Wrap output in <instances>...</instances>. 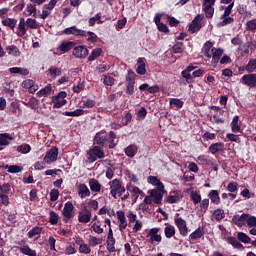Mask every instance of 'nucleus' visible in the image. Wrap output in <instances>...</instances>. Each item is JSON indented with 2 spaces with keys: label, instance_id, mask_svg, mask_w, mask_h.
<instances>
[{
  "label": "nucleus",
  "instance_id": "40",
  "mask_svg": "<svg viewBox=\"0 0 256 256\" xmlns=\"http://www.w3.org/2000/svg\"><path fill=\"white\" fill-rule=\"evenodd\" d=\"M20 253L22 255H27V256H37V252L29 247V245H25L23 247H20L19 249Z\"/></svg>",
  "mask_w": 256,
  "mask_h": 256
},
{
  "label": "nucleus",
  "instance_id": "30",
  "mask_svg": "<svg viewBox=\"0 0 256 256\" xmlns=\"http://www.w3.org/2000/svg\"><path fill=\"white\" fill-rule=\"evenodd\" d=\"M140 91H148V93H159L161 89L159 88V85L149 86V84L144 83L139 86Z\"/></svg>",
  "mask_w": 256,
  "mask_h": 256
},
{
  "label": "nucleus",
  "instance_id": "35",
  "mask_svg": "<svg viewBox=\"0 0 256 256\" xmlns=\"http://www.w3.org/2000/svg\"><path fill=\"white\" fill-rule=\"evenodd\" d=\"M136 73L138 75H145V73H147V69L145 68V58H138Z\"/></svg>",
  "mask_w": 256,
  "mask_h": 256
},
{
  "label": "nucleus",
  "instance_id": "63",
  "mask_svg": "<svg viewBox=\"0 0 256 256\" xmlns=\"http://www.w3.org/2000/svg\"><path fill=\"white\" fill-rule=\"evenodd\" d=\"M73 93H81V91H85V82L79 81L77 85H74L72 88Z\"/></svg>",
  "mask_w": 256,
  "mask_h": 256
},
{
  "label": "nucleus",
  "instance_id": "15",
  "mask_svg": "<svg viewBox=\"0 0 256 256\" xmlns=\"http://www.w3.org/2000/svg\"><path fill=\"white\" fill-rule=\"evenodd\" d=\"M225 50L223 48H215L211 49V57H212V65L213 67H217L219 65V61H221V57H223V53Z\"/></svg>",
  "mask_w": 256,
  "mask_h": 256
},
{
  "label": "nucleus",
  "instance_id": "8",
  "mask_svg": "<svg viewBox=\"0 0 256 256\" xmlns=\"http://www.w3.org/2000/svg\"><path fill=\"white\" fill-rule=\"evenodd\" d=\"M57 157H59V148L52 147L46 152V155L43 159L47 165H51V163H55V161H57Z\"/></svg>",
  "mask_w": 256,
  "mask_h": 256
},
{
  "label": "nucleus",
  "instance_id": "13",
  "mask_svg": "<svg viewBox=\"0 0 256 256\" xmlns=\"http://www.w3.org/2000/svg\"><path fill=\"white\" fill-rule=\"evenodd\" d=\"M149 194H150V197H152L153 203H155V205H161L163 201V195L165 194V189L163 190H159L157 188L152 189V190H149Z\"/></svg>",
  "mask_w": 256,
  "mask_h": 256
},
{
  "label": "nucleus",
  "instance_id": "38",
  "mask_svg": "<svg viewBox=\"0 0 256 256\" xmlns=\"http://www.w3.org/2000/svg\"><path fill=\"white\" fill-rule=\"evenodd\" d=\"M97 21L98 25L105 23V21L101 20V13H97L95 16L91 17L88 20L89 27H95V23H97Z\"/></svg>",
  "mask_w": 256,
  "mask_h": 256
},
{
  "label": "nucleus",
  "instance_id": "37",
  "mask_svg": "<svg viewBox=\"0 0 256 256\" xmlns=\"http://www.w3.org/2000/svg\"><path fill=\"white\" fill-rule=\"evenodd\" d=\"M230 125L232 133L241 132V126H239V116H234Z\"/></svg>",
  "mask_w": 256,
  "mask_h": 256
},
{
  "label": "nucleus",
  "instance_id": "20",
  "mask_svg": "<svg viewBox=\"0 0 256 256\" xmlns=\"http://www.w3.org/2000/svg\"><path fill=\"white\" fill-rule=\"evenodd\" d=\"M147 182L150 183V185H154L158 191H163L165 189V185H163V182L159 180L156 176H148Z\"/></svg>",
  "mask_w": 256,
  "mask_h": 256
},
{
  "label": "nucleus",
  "instance_id": "18",
  "mask_svg": "<svg viewBox=\"0 0 256 256\" xmlns=\"http://www.w3.org/2000/svg\"><path fill=\"white\" fill-rule=\"evenodd\" d=\"M117 219L119 221V229L120 231H125L127 229V218L125 217V212L123 210H119L116 212Z\"/></svg>",
  "mask_w": 256,
  "mask_h": 256
},
{
  "label": "nucleus",
  "instance_id": "25",
  "mask_svg": "<svg viewBox=\"0 0 256 256\" xmlns=\"http://www.w3.org/2000/svg\"><path fill=\"white\" fill-rule=\"evenodd\" d=\"M16 35L18 37H25V35H27V23L25 22V18H20Z\"/></svg>",
  "mask_w": 256,
  "mask_h": 256
},
{
  "label": "nucleus",
  "instance_id": "53",
  "mask_svg": "<svg viewBox=\"0 0 256 256\" xmlns=\"http://www.w3.org/2000/svg\"><path fill=\"white\" fill-rule=\"evenodd\" d=\"M115 243H116L115 239H107L106 240V249L109 253H115V251H116Z\"/></svg>",
  "mask_w": 256,
  "mask_h": 256
},
{
  "label": "nucleus",
  "instance_id": "11",
  "mask_svg": "<svg viewBox=\"0 0 256 256\" xmlns=\"http://www.w3.org/2000/svg\"><path fill=\"white\" fill-rule=\"evenodd\" d=\"M75 209V206H73V203L68 201L65 203L62 215L64 217L63 221L67 223L70 219H73V210Z\"/></svg>",
  "mask_w": 256,
  "mask_h": 256
},
{
  "label": "nucleus",
  "instance_id": "49",
  "mask_svg": "<svg viewBox=\"0 0 256 256\" xmlns=\"http://www.w3.org/2000/svg\"><path fill=\"white\" fill-rule=\"evenodd\" d=\"M221 19L223 20L218 24V27H227V25H231V23H235V18L231 16H226Z\"/></svg>",
  "mask_w": 256,
  "mask_h": 256
},
{
  "label": "nucleus",
  "instance_id": "22",
  "mask_svg": "<svg viewBox=\"0 0 256 256\" xmlns=\"http://www.w3.org/2000/svg\"><path fill=\"white\" fill-rule=\"evenodd\" d=\"M203 237H205V227L201 226L189 235V239H191V241H197V239H201Z\"/></svg>",
  "mask_w": 256,
  "mask_h": 256
},
{
  "label": "nucleus",
  "instance_id": "10",
  "mask_svg": "<svg viewBox=\"0 0 256 256\" xmlns=\"http://www.w3.org/2000/svg\"><path fill=\"white\" fill-rule=\"evenodd\" d=\"M9 191H11V185L0 184V199L3 205H9Z\"/></svg>",
  "mask_w": 256,
  "mask_h": 256
},
{
  "label": "nucleus",
  "instance_id": "4",
  "mask_svg": "<svg viewBox=\"0 0 256 256\" xmlns=\"http://www.w3.org/2000/svg\"><path fill=\"white\" fill-rule=\"evenodd\" d=\"M159 231H161V228H151L148 230L146 237L148 239V243H151V245H155V243H161L163 241V237H161V234H159Z\"/></svg>",
  "mask_w": 256,
  "mask_h": 256
},
{
  "label": "nucleus",
  "instance_id": "64",
  "mask_svg": "<svg viewBox=\"0 0 256 256\" xmlns=\"http://www.w3.org/2000/svg\"><path fill=\"white\" fill-rule=\"evenodd\" d=\"M246 223L248 227H256V217L255 216H249L246 219Z\"/></svg>",
  "mask_w": 256,
  "mask_h": 256
},
{
  "label": "nucleus",
  "instance_id": "58",
  "mask_svg": "<svg viewBox=\"0 0 256 256\" xmlns=\"http://www.w3.org/2000/svg\"><path fill=\"white\" fill-rule=\"evenodd\" d=\"M213 215L216 221H221L222 219H225V210L218 208L214 211Z\"/></svg>",
  "mask_w": 256,
  "mask_h": 256
},
{
  "label": "nucleus",
  "instance_id": "45",
  "mask_svg": "<svg viewBox=\"0 0 256 256\" xmlns=\"http://www.w3.org/2000/svg\"><path fill=\"white\" fill-rule=\"evenodd\" d=\"M190 199L194 205H199V203L202 201L201 194L197 191H192L190 193Z\"/></svg>",
  "mask_w": 256,
  "mask_h": 256
},
{
  "label": "nucleus",
  "instance_id": "28",
  "mask_svg": "<svg viewBox=\"0 0 256 256\" xmlns=\"http://www.w3.org/2000/svg\"><path fill=\"white\" fill-rule=\"evenodd\" d=\"M78 195L81 199H85L87 197H91V190L85 184H80L78 186Z\"/></svg>",
  "mask_w": 256,
  "mask_h": 256
},
{
  "label": "nucleus",
  "instance_id": "55",
  "mask_svg": "<svg viewBox=\"0 0 256 256\" xmlns=\"http://www.w3.org/2000/svg\"><path fill=\"white\" fill-rule=\"evenodd\" d=\"M7 52L9 55H13L14 57H19L21 55V51L15 45H10L7 47Z\"/></svg>",
  "mask_w": 256,
  "mask_h": 256
},
{
  "label": "nucleus",
  "instance_id": "26",
  "mask_svg": "<svg viewBox=\"0 0 256 256\" xmlns=\"http://www.w3.org/2000/svg\"><path fill=\"white\" fill-rule=\"evenodd\" d=\"M116 139H117V134L114 131H110L107 135V143H108L109 149H115V147H117V143H119V141L115 142Z\"/></svg>",
  "mask_w": 256,
  "mask_h": 256
},
{
  "label": "nucleus",
  "instance_id": "48",
  "mask_svg": "<svg viewBox=\"0 0 256 256\" xmlns=\"http://www.w3.org/2000/svg\"><path fill=\"white\" fill-rule=\"evenodd\" d=\"M233 7H235V2H232L228 6H222V9H224V13L221 16V19H223V17H229V15L233 13Z\"/></svg>",
  "mask_w": 256,
  "mask_h": 256
},
{
  "label": "nucleus",
  "instance_id": "16",
  "mask_svg": "<svg viewBox=\"0 0 256 256\" xmlns=\"http://www.w3.org/2000/svg\"><path fill=\"white\" fill-rule=\"evenodd\" d=\"M64 35H74V37H87V31L78 29L77 26L65 28Z\"/></svg>",
  "mask_w": 256,
  "mask_h": 256
},
{
  "label": "nucleus",
  "instance_id": "3",
  "mask_svg": "<svg viewBox=\"0 0 256 256\" xmlns=\"http://www.w3.org/2000/svg\"><path fill=\"white\" fill-rule=\"evenodd\" d=\"M137 77V74H135V71L128 70V73L126 75V81L128 84L126 85V93L127 95H133L135 93V78Z\"/></svg>",
  "mask_w": 256,
  "mask_h": 256
},
{
  "label": "nucleus",
  "instance_id": "23",
  "mask_svg": "<svg viewBox=\"0 0 256 256\" xmlns=\"http://www.w3.org/2000/svg\"><path fill=\"white\" fill-rule=\"evenodd\" d=\"M248 214L243 213L242 215H234L232 217V222L234 225H237V227H243L245 225V222H247Z\"/></svg>",
  "mask_w": 256,
  "mask_h": 256
},
{
  "label": "nucleus",
  "instance_id": "62",
  "mask_svg": "<svg viewBox=\"0 0 256 256\" xmlns=\"http://www.w3.org/2000/svg\"><path fill=\"white\" fill-rule=\"evenodd\" d=\"M226 138L228 141H231L232 143H241V138L237 134L228 133L226 134Z\"/></svg>",
  "mask_w": 256,
  "mask_h": 256
},
{
  "label": "nucleus",
  "instance_id": "24",
  "mask_svg": "<svg viewBox=\"0 0 256 256\" xmlns=\"http://www.w3.org/2000/svg\"><path fill=\"white\" fill-rule=\"evenodd\" d=\"M126 189H127V191H129V193H131L132 197H135V203H136L137 199H139L141 189H139V187L133 185V183H131V182H129L126 185Z\"/></svg>",
  "mask_w": 256,
  "mask_h": 256
},
{
  "label": "nucleus",
  "instance_id": "52",
  "mask_svg": "<svg viewBox=\"0 0 256 256\" xmlns=\"http://www.w3.org/2000/svg\"><path fill=\"white\" fill-rule=\"evenodd\" d=\"M173 53H183L185 51V44L183 42H176L172 47Z\"/></svg>",
  "mask_w": 256,
  "mask_h": 256
},
{
  "label": "nucleus",
  "instance_id": "42",
  "mask_svg": "<svg viewBox=\"0 0 256 256\" xmlns=\"http://www.w3.org/2000/svg\"><path fill=\"white\" fill-rule=\"evenodd\" d=\"M209 203H210L209 198H205L201 200L200 205L198 207V211L200 213H207V209H209Z\"/></svg>",
  "mask_w": 256,
  "mask_h": 256
},
{
  "label": "nucleus",
  "instance_id": "32",
  "mask_svg": "<svg viewBox=\"0 0 256 256\" xmlns=\"http://www.w3.org/2000/svg\"><path fill=\"white\" fill-rule=\"evenodd\" d=\"M1 23L4 27L11 29V31H15V28L17 27V19L15 18L7 17L6 19H3Z\"/></svg>",
  "mask_w": 256,
  "mask_h": 256
},
{
  "label": "nucleus",
  "instance_id": "43",
  "mask_svg": "<svg viewBox=\"0 0 256 256\" xmlns=\"http://www.w3.org/2000/svg\"><path fill=\"white\" fill-rule=\"evenodd\" d=\"M202 7L205 13V17L207 19H213V15H215V8L213 6H202Z\"/></svg>",
  "mask_w": 256,
  "mask_h": 256
},
{
  "label": "nucleus",
  "instance_id": "9",
  "mask_svg": "<svg viewBox=\"0 0 256 256\" xmlns=\"http://www.w3.org/2000/svg\"><path fill=\"white\" fill-rule=\"evenodd\" d=\"M72 55H74L76 59H87L89 49L85 45L74 46Z\"/></svg>",
  "mask_w": 256,
  "mask_h": 256
},
{
  "label": "nucleus",
  "instance_id": "29",
  "mask_svg": "<svg viewBox=\"0 0 256 256\" xmlns=\"http://www.w3.org/2000/svg\"><path fill=\"white\" fill-rule=\"evenodd\" d=\"M208 199H210L211 203L214 205H220L221 204V197L219 196L218 190H211L208 193Z\"/></svg>",
  "mask_w": 256,
  "mask_h": 256
},
{
  "label": "nucleus",
  "instance_id": "19",
  "mask_svg": "<svg viewBox=\"0 0 256 256\" xmlns=\"http://www.w3.org/2000/svg\"><path fill=\"white\" fill-rule=\"evenodd\" d=\"M9 141H13V135L9 133L0 134V151H3L4 147L9 145Z\"/></svg>",
  "mask_w": 256,
  "mask_h": 256
},
{
  "label": "nucleus",
  "instance_id": "50",
  "mask_svg": "<svg viewBox=\"0 0 256 256\" xmlns=\"http://www.w3.org/2000/svg\"><path fill=\"white\" fill-rule=\"evenodd\" d=\"M10 73L18 75H28L29 71L26 68L12 67L9 69Z\"/></svg>",
  "mask_w": 256,
  "mask_h": 256
},
{
  "label": "nucleus",
  "instance_id": "34",
  "mask_svg": "<svg viewBox=\"0 0 256 256\" xmlns=\"http://www.w3.org/2000/svg\"><path fill=\"white\" fill-rule=\"evenodd\" d=\"M227 242L232 245V247L234 249H239L240 251H243V249H245V247L243 246V244H241V242H239V240H237V238L230 236L227 238Z\"/></svg>",
  "mask_w": 256,
  "mask_h": 256
},
{
  "label": "nucleus",
  "instance_id": "31",
  "mask_svg": "<svg viewBox=\"0 0 256 256\" xmlns=\"http://www.w3.org/2000/svg\"><path fill=\"white\" fill-rule=\"evenodd\" d=\"M94 142L96 145H100V147H105L107 145V135L98 132L94 137Z\"/></svg>",
  "mask_w": 256,
  "mask_h": 256
},
{
  "label": "nucleus",
  "instance_id": "2",
  "mask_svg": "<svg viewBox=\"0 0 256 256\" xmlns=\"http://www.w3.org/2000/svg\"><path fill=\"white\" fill-rule=\"evenodd\" d=\"M89 163H95L97 159H105V152L100 146H93L89 151H87Z\"/></svg>",
  "mask_w": 256,
  "mask_h": 256
},
{
  "label": "nucleus",
  "instance_id": "59",
  "mask_svg": "<svg viewBox=\"0 0 256 256\" xmlns=\"http://www.w3.org/2000/svg\"><path fill=\"white\" fill-rule=\"evenodd\" d=\"M245 69L248 73H253L254 71H256V58L250 59Z\"/></svg>",
  "mask_w": 256,
  "mask_h": 256
},
{
  "label": "nucleus",
  "instance_id": "7",
  "mask_svg": "<svg viewBox=\"0 0 256 256\" xmlns=\"http://www.w3.org/2000/svg\"><path fill=\"white\" fill-rule=\"evenodd\" d=\"M242 85L249 87V89H256V73L245 74L241 77Z\"/></svg>",
  "mask_w": 256,
  "mask_h": 256
},
{
  "label": "nucleus",
  "instance_id": "61",
  "mask_svg": "<svg viewBox=\"0 0 256 256\" xmlns=\"http://www.w3.org/2000/svg\"><path fill=\"white\" fill-rule=\"evenodd\" d=\"M5 169H8V173H21L23 171V167L18 165H6Z\"/></svg>",
  "mask_w": 256,
  "mask_h": 256
},
{
  "label": "nucleus",
  "instance_id": "56",
  "mask_svg": "<svg viewBox=\"0 0 256 256\" xmlns=\"http://www.w3.org/2000/svg\"><path fill=\"white\" fill-rule=\"evenodd\" d=\"M49 223L50 225H57L59 223V215L55 211H50L49 213Z\"/></svg>",
  "mask_w": 256,
  "mask_h": 256
},
{
  "label": "nucleus",
  "instance_id": "27",
  "mask_svg": "<svg viewBox=\"0 0 256 256\" xmlns=\"http://www.w3.org/2000/svg\"><path fill=\"white\" fill-rule=\"evenodd\" d=\"M22 85L25 89H28V93H32V94L35 93L37 89H39V86L35 84V81L30 79L23 81Z\"/></svg>",
  "mask_w": 256,
  "mask_h": 256
},
{
  "label": "nucleus",
  "instance_id": "60",
  "mask_svg": "<svg viewBox=\"0 0 256 256\" xmlns=\"http://www.w3.org/2000/svg\"><path fill=\"white\" fill-rule=\"evenodd\" d=\"M170 105H173L176 109H183L184 102L179 98H171Z\"/></svg>",
  "mask_w": 256,
  "mask_h": 256
},
{
  "label": "nucleus",
  "instance_id": "36",
  "mask_svg": "<svg viewBox=\"0 0 256 256\" xmlns=\"http://www.w3.org/2000/svg\"><path fill=\"white\" fill-rule=\"evenodd\" d=\"M103 53L102 48H95L92 50L90 55L88 56V61L93 62L95 59H99L101 57V54Z\"/></svg>",
  "mask_w": 256,
  "mask_h": 256
},
{
  "label": "nucleus",
  "instance_id": "47",
  "mask_svg": "<svg viewBox=\"0 0 256 256\" xmlns=\"http://www.w3.org/2000/svg\"><path fill=\"white\" fill-rule=\"evenodd\" d=\"M165 237L167 239H171V237L175 236V226L168 225L164 228Z\"/></svg>",
  "mask_w": 256,
  "mask_h": 256
},
{
  "label": "nucleus",
  "instance_id": "5",
  "mask_svg": "<svg viewBox=\"0 0 256 256\" xmlns=\"http://www.w3.org/2000/svg\"><path fill=\"white\" fill-rule=\"evenodd\" d=\"M205 19V15L203 14H198L195 16V18L192 20V22L188 26V31L193 34V33H199L201 31V28L203 25L201 24V21Z\"/></svg>",
  "mask_w": 256,
  "mask_h": 256
},
{
  "label": "nucleus",
  "instance_id": "39",
  "mask_svg": "<svg viewBox=\"0 0 256 256\" xmlns=\"http://www.w3.org/2000/svg\"><path fill=\"white\" fill-rule=\"evenodd\" d=\"M63 115H65V117H81V115H85V110L76 109L74 111H65Z\"/></svg>",
  "mask_w": 256,
  "mask_h": 256
},
{
  "label": "nucleus",
  "instance_id": "17",
  "mask_svg": "<svg viewBox=\"0 0 256 256\" xmlns=\"http://www.w3.org/2000/svg\"><path fill=\"white\" fill-rule=\"evenodd\" d=\"M74 47V41L65 40L57 47V51L60 52V55H63V53H69V51H71V49H74Z\"/></svg>",
  "mask_w": 256,
  "mask_h": 256
},
{
  "label": "nucleus",
  "instance_id": "44",
  "mask_svg": "<svg viewBox=\"0 0 256 256\" xmlns=\"http://www.w3.org/2000/svg\"><path fill=\"white\" fill-rule=\"evenodd\" d=\"M211 49H213V42L207 41L204 44V56L207 57V59H211Z\"/></svg>",
  "mask_w": 256,
  "mask_h": 256
},
{
  "label": "nucleus",
  "instance_id": "51",
  "mask_svg": "<svg viewBox=\"0 0 256 256\" xmlns=\"http://www.w3.org/2000/svg\"><path fill=\"white\" fill-rule=\"evenodd\" d=\"M101 243H103V238H97L95 236H90L88 240L90 247H97V245H101Z\"/></svg>",
  "mask_w": 256,
  "mask_h": 256
},
{
  "label": "nucleus",
  "instance_id": "12",
  "mask_svg": "<svg viewBox=\"0 0 256 256\" xmlns=\"http://www.w3.org/2000/svg\"><path fill=\"white\" fill-rule=\"evenodd\" d=\"M174 223L179 229L180 235H182V237H187V234L189 233V228H187V221L179 217L174 219Z\"/></svg>",
  "mask_w": 256,
  "mask_h": 256
},
{
  "label": "nucleus",
  "instance_id": "46",
  "mask_svg": "<svg viewBox=\"0 0 256 256\" xmlns=\"http://www.w3.org/2000/svg\"><path fill=\"white\" fill-rule=\"evenodd\" d=\"M53 91V88L51 85L45 86L40 91L36 93L37 97H45V95H51V92Z\"/></svg>",
  "mask_w": 256,
  "mask_h": 256
},
{
  "label": "nucleus",
  "instance_id": "41",
  "mask_svg": "<svg viewBox=\"0 0 256 256\" xmlns=\"http://www.w3.org/2000/svg\"><path fill=\"white\" fill-rule=\"evenodd\" d=\"M197 159L200 161V163H202V165H215V159H209V156L207 155H200L197 157Z\"/></svg>",
  "mask_w": 256,
  "mask_h": 256
},
{
  "label": "nucleus",
  "instance_id": "21",
  "mask_svg": "<svg viewBox=\"0 0 256 256\" xmlns=\"http://www.w3.org/2000/svg\"><path fill=\"white\" fill-rule=\"evenodd\" d=\"M225 149V144L223 142H216L209 146L208 153H211L212 155H217V153H220V151H223Z\"/></svg>",
  "mask_w": 256,
  "mask_h": 256
},
{
  "label": "nucleus",
  "instance_id": "1",
  "mask_svg": "<svg viewBox=\"0 0 256 256\" xmlns=\"http://www.w3.org/2000/svg\"><path fill=\"white\" fill-rule=\"evenodd\" d=\"M126 189L123 184H121V180L115 178L110 182V195L117 199L118 197H123V194L125 193Z\"/></svg>",
  "mask_w": 256,
  "mask_h": 256
},
{
  "label": "nucleus",
  "instance_id": "57",
  "mask_svg": "<svg viewBox=\"0 0 256 256\" xmlns=\"http://www.w3.org/2000/svg\"><path fill=\"white\" fill-rule=\"evenodd\" d=\"M25 22H26V27L28 29H39V24L37 23V20L33 18H28Z\"/></svg>",
  "mask_w": 256,
  "mask_h": 256
},
{
  "label": "nucleus",
  "instance_id": "14",
  "mask_svg": "<svg viewBox=\"0 0 256 256\" xmlns=\"http://www.w3.org/2000/svg\"><path fill=\"white\" fill-rule=\"evenodd\" d=\"M91 217H93V214L91 213V210L87 208V206H84L83 211L78 212L79 223L87 224L91 221Z\"/></svg>",
  "mask_w": 256,
  "mask_h": 256
},
{
  "label": "nucleus",
  "instance_id": "6",
  "mask_svg": "<svg viewBox=\"0 0 256 256\" xmlns=\"http://www.w3.org/2000/svg\"><path fill=\"white\" fill-rule=\"evenodd\" d=\"M67 92L60 91L56 96L52 97L53 109H61V107L67 105Z\"/></svg>",
  "mask_w": 256,
  "mask_h": 256
},
{
  "label": "nucleus",
  "instance_id": "33",
  "mask_svg": "<svg viewBox=\"0 0 256 256\" xmlns=\"http://www.w3.org/2000/svg\"><path fill=\"white\" fill-rule=\"evenodd\" d=\"M89 187L93 193L101 192V183H99V180L95 178H91L89 180Z\"/></svg>",
  "mask_w": 256,
  "mask_h": 256
},
{
  "label": "nucleus",
  "instance_id": "54",
  "mask_svg": "<svg viewBox=\"0 0 256 256\" xmlns=\"http://www.w3.org/2000/svg\"><path fill=\"white\" fill-rule=\"evenodd\" d=\"M238 241L241 243H252L253 240H251V237H249L247 234L244 232H239L237 235Z\"/></svg>",
  "mask_w": 256,
  "mask_h": 256
}]
</instances>
